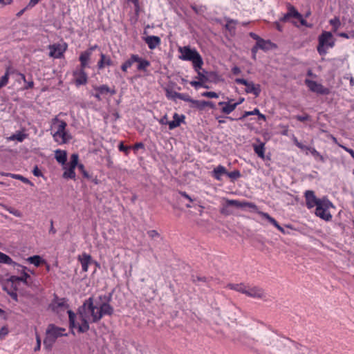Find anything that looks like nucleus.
I'll list each match as a JSON object with an SVG mask.
<instances>
[{
	"label": "nucleus",
	"mask_w": 354,
	"mask_h": 354,
	"mask_svg": "<svg viewBox=\"0 0 354 354\" xmlns=\"http://www.w3.org/2000/svg\"><path fill=\"white\" fill-rule=\"evenodd\" d=\"M27 261L30 263L33 264L36 267H39L41 264L46 263V261L39 255H33V256L29 257L27 259Z\"/></svg>",
	"instance_id": "nucleus-34"
},
{
	"label": "nucleus",
	"mask_w": 354,
	"mask_h": 354,
	"mask_svg": "<svg viewBox=\"0 0 354 354\" xmlns=\"http://www.w3.org/2000/svg\"><path fill=\"white\" fill-rule=\"evenodd\" d=\"M54 120L59 122V124L57 131L53 135V136L55 142H59L58 135H59L61 132L66 131L67 123L64 120H59L57 118H55Z\"/></svg>",
	"instance_id": "nucleus-33"
},
{
	"label": "nucleus",
	"mask_w": 354,
	"mask_h": 354,
	"mask_svg": "<svg viewBox=\"0 0 354 354\" xmlns=\"http://www.w3.org/2000/svg\"><path fill=\"white\" fill-rule=\"evenodd\" d=\"M77 260L80 262L82 265L83 272H87L88 269V266L91 264L93 263L95 264L97 266H99V263L92 259L91 255L86 252H83L82 254L79 255L77 257Z\"/></svg>",
	"instance_id": "nucleus-12"
},
{
	"label": "nucleus",
	"mask_w": 354,
	"mask_h": 354,
	"mask_svg": "<svg viewBox=\"0 0 354 354\" xmlns=\"http://www.w3.org/2000/svg\"><path fill=\"white\" fill-rule=\"evenodd\" d=\"M137 63V71L141 72H146L147 71V68L151 65V63L149 60L140 57L138 55V61H136Z\"/></svg>",
	"instance_id": "nucleus-25"
},
{
	"label": "nucleus",
	"mask_w": 354,
	"mask_h": 354,
	"mask_svg": "<svg viewBox=\"0 0 354 354\" xmlns=\"http://www.w3.org/2000/svg\"><path fill=\"white\" fill-rule=\"evenodd\" d=\"M257 44L258 47L263 51H268L277 47V45L270 40H265L263 38Z\"/></svg>",
	"instance_id": "nucleus-24"
},
{
	"label": "nucleus",
	"mask_w": 354,
	"mask_h": 354,
	"mask_svg": "<svg viewBox=\"0 0 354 354\" xmlns=\"http://www.w3.org/2000/svg\"><path fill=\"white\" fill-rule=\"evenodd\" d=\"M18 75H19L21 77V79L24 82V86L22 88L23 90H28V89L32 88L34 87L35 84H34V82L32 80V75L30 74L28 75V79L26 78V76L24 73H18Z\"/></svg>",
	"instance_id": "nucleus-27"
},
{
	"label": "nucleus",
	"mask_w": 354,
	"mask_h": 354,
	"mask_svg": "<svg viewBox=\"0 0 354 354\" xmlns=\"http://www.w3.org/2000/svg\"><path fill=\"white\" fill-rule=\"evenodd\" d=\"M0 263L12 266L14 268L16 267H19L20 264L14 261L12 259L8 254L0 251Z\"/></svg>",
	"instance_id": "nucleus-26"
},
{
	"label": "nucleus",
	"mask_w": 354,
	"mask_h": 354,
	"mask_svg": "<svg viewBox=\"0 0 354 354\" xmlns=\"http://www.w3.org/2000/svg\"><path fill=\"white\" fill-rule=\"evenodd\" d=\"M335 39L333 34L329 31H323L318 37V45L317 50L320 55H325L327 53L328 47L333 48L335 46Z\"/></svg>",
	"instance_id": "nucleus-4"
},
{
	"label": "nucleus",
	"mask_w": 354,
	"mask_h": 354,
	"mask_svg": "<svg viewBox=\"0 0 354 354\" xmlns=\"http://www.w3.org/2000/svg\"><path fill=\"white\" fill-rule=\"evenodd\" d=\"M227 287L230 290L245 294L246 292V286L243 283H228Z\"/></svg>",
	"instance_id": "nucleus-36"
},
{
	"label": "nucleus",
	"mask_w": 354,
	"mask_h": 354,
	"mask_svg": "<svg viewBox=\"0 0 354 354\" xmlns=\"http://www.w3.org/2000/svg\"><path fill=\"white\" fill-rule=\"evenodd\" d=\"M258 213L261 215L264 218L267 219L268 221L273 225L274 226L278 223L273 217L270 216L269 214L263 212H258Z\"/></svg>",
	"instance_id": "nucleus-52"
},
{
	"label": "nucleus",
	"mask_w": 354,
	"mask_h": 354,
	"mask_svg": "<svg viewBox=\"0 0 354 354\" xmlns=\"http://www.w3.org/2000/svg\"><path fill=\"white\" fill-rule=\"evenodd\" d=\"M10 69L11 68L10 66L6 68L5 74L0 78V86H5L8 83Z\"/></svg>",
	"instance_id": "nucleus-45"
},
{
	"label": "nucleus",
	"mask_w": 354,
	"mask_h": 354,
	"mask_svg": "<svg viewBox=\"0 0 354 354\" xmlns=\"http://www.w3.org/2000/svg\"><path fill=\"white\" fill-rule=\"evenodd\" d=\"M304 197L306 200V205L309 209L314 207H317L318 203L322 201V198H317L314 191L313 190H306L304 193Z\"/></svg>",
	"instance_id": "nucleus-11"
},
{
	"label": "nucleus",
	"mask_w": 354,
	"mask_h": 354,
	"mask_svg": "<svg viewBox=\"0 0 354 354\" xmlns=\"http://www.w3.org/2000/svg\"><path fill=\"white\" fill-rule=\"evenodd\" d=\"M118 148V150L120 152H123L126 156L129 155L130 151L131 150V146L124 145V142L122 141L119 142Z\"/></svg>",
	"instance_id": "nucleus-47"
},
{
	"label": "nucleus",
	"mask_w": 354,
	"mask_h": 354,
	"mask_svg": "<svg viewBox=\"0 0 354 354\" xmlns=\"http://www.w3.org/2000/svg\"><path fill=\"white\" fill-rule=\"evenodd\" d=\"M295 19H298L300 24L303 26H305L307 28L313 27V24L308 23L307 21L304 18L303 15L300 12H299V16L296 17Z\"/></svg>",
	"instance_id": "nucleus-54"
},
{
	"label": "nucleus",
	"mask_w": 354,
	"mask_h": 354,
	"mask_svg": "<svg viewBox=\"0 0 354 354\" xmlns=\"http://www.w3.org/2000/svg\"><path fill=\"white\" fill-rule=\"evenodd\" d=\"M309 151L316 160H319L322 162H326V159L314 147H310Z\"/></svg>",
	"instance_id": "nucleus-46"
},
{
	"label": "nucleus",
	"mask_w": 354,
	"mask_h": 354,
	"mask_svg": "<svg viewBox=\"0 0 354 354\" xmlns=\"http://www.w3.org/2000/svg\"><path fill=\"white\" fill-rule=\"evenodd\" d=\"M143 40L147 44L150 50L155 49L161 44V39L158 36L150 35L143 37Z\"/></svg>",
	"instance_id": "nucleus-21"
},
{
	"label": "nucleus",
	"mask_w": 354,
	"mask_h": 354,
	"mask_svg": "<svg viewBox=\"0 0 354 354\" xmlns=\"http://www.w3.org/2000/svg\"><path fill=\"white\" fill-rule=\"evenodd\" d=\"M93 88L100 95H106L109 94V86L107 84H102L100 86L94 85L93 86Z\"/></svg>",
	"instance_id": "nucleus-38"
},
{
	"label": "nucleus",
	"mask_w": 354,
	"mask_h": 354,
	"mask_svg": "<svg viewBox=\"0 0 354 354\" xmlns=\"http://www.w3.org/2000/svg\"><path fill=\"white\" fill-rule=\"evenodd\" d=\"M82 175L84 178L93 183L95 185H98L100 183V180L97 178V176H93V174H90L86 170L84 171V173Z\"/></svg>",
	"instance_id": "nucleus-40"
},
{
	"label": "nucleus",
	"mask_w": 354,
	"mask_h": 354,
	"mask_svg": "<svg viewBox=\"0 0 354 354\" xmlns=\"http://www.w3.org/2000/svg\"><path fill=\"white\" fill-rule=\"evenodd\" d=\"M329 24L332 26V30L334 32H336L337 29L341 26V22L339 17H335L329 21Z\"/></svg>",
	"instance_id": "nucleus-48"
},
{
	"label": "nucleus",
	"mask_w": 354,
	"mask_h": 354,
	"mask_svg": "<svg viewBox=\"0 0 354 354\" xmlns=\"http://www.w3.org/2000/svg\"><path fill=\"white\" fill-rule=\"evenodd\" d=\"M105 59H106V55L104 53H100V59L97 62V64L98 69H102L106 66V65L104 64Z\"/></svg>",
	"instance_id": "nucleus-57"
},
{
	"label": "nucleus",
	"mask_w": 354,
	"mask_h": 354,
	"mask_svg": "<svg viewBox=\"0 0 354 354\" xmlns=\"http://www.w3.org/2000/svg\"><path fill=\"white\" fill-rule=\"evenodd\" d=\"M295 118L299 122H304L306 121H310L311 117L308 113H304V115H297L295 116Z\"/></svg>",
	"instance_id": "nucleus-53"
},
{
	"label": "nucleus",
	"mask_w": 354,
	"mask_h": 354,
	"mask_svg": "<svg viewBox=\"0 0 354 354\" xmlns=\"http://www.w3.org/2000/svg\"><path fill=\"white\" fill-rule=\"evenodd\" d=\"M67 313L68 315L69 328L73 335H75L74 328H77V331L80 333H86L89 330L90 326L88 321V315H83L82 313H77L80 320L81 321V324H80L76 322V314L72 310H68Z\"/></svg>",
	"instance_id": "nucleus-3"
},
{
	"label": "nucleus",
	"mask_w": 354,
	"mask_h": 354,
	"mask_svg": "<svg viewBox=\"0 0 354 354\" xmlns=\"http://www.w3.org/2000/svg\"><path fill=\"white\" fill-rule=\"evenodd\" d=\"M115 291V289H113L109 294L104 295H100L99 299L100 300H104V301L103 303H108L110 304V302L112 301V297L113 294Z\"/></svg>",
	"instance_id": "nucleus-50"
},
{
	"label": "nucleus",
	"mask_w": 354,
	"mask_h": 354,
	"mask_svg": "<svg viewBox=\"0 0 354 354\" xmlns=\"http://www.w3.org/2000/svg\"><path fill=\"white\" fill-rule=\"evenodd\" d=\"M226 21H227V23L225 25V28L227 30H228L231 34H234L236 28L234 26H232V24L236 25L238 23V21L235 19H230V18H227Z\"/></svg>",
	"instance_id": "nucleus-41"
},
{
	"label": "nucleus",
	"mask_w": 354,
	"mask_h": 354,
	"mask_svg": "<svg viewBox=\"0 0 354 354\" xmlns=\"http://www.w3.org/2000/svg\"><path fill=\"white\" fill-rule=\"evenodd\" d=\"M41 338H40V336L36 333V345L34 348V351H39L41 348Z\"/></svg>",
	"instance_id": "nucleus-60"
},
{
	"label": "nucleus",
	"mask_w": 354,
	"mask_h": 354,
	"mask_svg": "<svg viewBox=\"0 0 354 354\" xmlns=\"http://www.w3.org/2000/svg\"><path fill=\"white\" fill-rule=\"evenodd\" d=\"M10 175L14 179L19 180L21 182H23L24 183H26V184H28L30 185H33V183L29 179H28L27 178H26L20 174H10Z\"/></svg>",
	"instance_id": "nucleus-49"
},
{
	"label": "nucleus",
	"mask_w": 354,
	"mask_h": 354,
	"mask_svg": "<svg viewBox=\"0 0 354 354\" xmlns=\"http://www.w3.org/2000/svg\"><path fill=\"white\" fill-rule=\"evenodd\" d=\"M54 304H57L55 307H52L54 310L55 308H69V305L67 304V299L64 297L59 299L56 294L54 295V299L51 305L53 306Z\"/></svg>",
	"instance_id": "nucleus-28"
},
{
	"label": "nucleus",
	"mask_w": 354,
	"mask_h": 354,
	"mask_svg": "<svg viewBox=\"0 0 354 354\" xmlns=\"http://www.w3.org/2000/svg\"><path fill=\"white\" fill-rule=\"evenodd\" d=\"M69 162L78 165L79 164V155L77 153H73L71 156Z\"/></svg>",
	"instance_id": "nucleus-64"
},
{
	"label": "nucleus",
	"mask_w": 354,
	"mask_h": 354,
	"mask_svg": "<svg viewBox=\"0 0 354 354\" xmlns=\"http://www.w3.org/2000/svg\"><path fill=\"white\" fill-rule=\"evenodd\" d=\"M286 7L287 12L279 19V21L281 22L286 23L289 21L290 19H295L296 17L299 16V12L291 3H288Z\"/></svg>",
	"instance_id": "nucleus-16"
},
{
	"label": "nucleus",
	"mask_w": 354,
	"mask_h": 354,
	"mask_svg": "<svg viewBox=\"0 0 354 354\" xmlns=\"http://www.w3.org/2000/svg\"><path fill=\"white\" fill-rule=\"evenodd\" d=\"M257 141L259 142V145H253V149L255 153L261 158L265 157V143L261 142L259 138L257 139Z\"/></svg>",
	"instance_id": "nucleus-32"
},
{
	"label": "nucleus",
	"mask_w": 354,
	"mask_h": 354,
	"mask_svg": "<svg viewBox=\"0 0 354 354\" xmlns=\"http://www.w3.org/2000/svg\"><path fill=\"white\" fill-rule=\"evenodd\" d=\"M245 295H246L248 297L257 299H262L265 297V294L263 289L257 286L246 288V292L245 293Z\"/></svg>",
	"instance_id": "nucleus-19"
},
{
	"label": "nucleus",
	"mask_w": 354,
	"mask_h": 354,
	"mask_svg": "<svg viewBox=\"0 0 354 354\" xmlns=\"http://www.w3.org/2000/svg\"><path fill=\"white\" fill-rule=\"evenodd\" d=\"M61 138V141L59 140V144H66L68 143L72 138V136L66 130L60 133L58 135V139Z\"/></svg>",
	"instance_id": "nucleus-43"
},
{
	"label": "nucleus",
	"mask_w": 354,
	"mask_h": 354,
	"mask_svg": "<svg viewBox=\"0 0 354 354\" xmlns=\"http://www.w3.org/2000/svg\"><path fill=\"white\" fill-rule=\"evenodd\" d=\"M99 48V46L97 44L90 46L87 50L84 52H82L80 57L79 61L82 63V67H89L88 62L90 60V57L92 55V53L95 50Z\"/></svg>",
	"instance_id": "nucleus-15"
},
{
	"label": "nucleus",
	"mask_w": 354,
	"mask_h": 354,
	"mask_svg": "<svg viewBox=\"0 0 354 354\" xmlns=\"http://www.w3.org/2000/svg\"><path fill=\"white\" fill-rule=\"evenodd\" d=\"M185 115L183 114L179 115L175 113L173 115V120L168 122L169 129L173 130L180 126L181 123H185Z\"/></svg>",
	"instance_id": "nucleus-20"
},
{
	"label": "nucleus",
	"mask_w": 354,
	"mask_h": 354,
	"mask_svg": "<svg viewBox=\"0 0 354 354\" xmlns=\"http://www.w3.org/2000/svg\"><path fill=\"white\" fill-rule=\"evenodd\" d=\"M86 67H82V63H80V69L79 71H73V76L75 77V84L76 86L85 85L88 82V75L85 72Z\"/></svg>",
	"instance_id": "nucleus-10"
},
{
	"label": "nucleus",
	"mask_w": 354,
	"mask_h": 354,
	"mask_svg": "<svg viewBox=\"0 0 354 354\" xmlns=\"http://www.w3.org/2000/svg\"><path fill=\"white\" fill-rule=\"evenodd\" d=\"M203 97H209V98H218V94L214 91H205L201 93Z\"/></svg>",
	"instance_id": "nucleus-58"
},
{
	"label": "nucleus",
	"mask_w": 354,
	"mask_h": 354,
	"mask_svg": "<svg viewBox=\"0 0 354 354\" xmlns=\"http://www.w3.org/2000/svg\"><path fill=\"white\" fill-rule=\"evenodd\" d=\"M64 171L62 174V177L65 179H73L75 180L76 174L74 169H69L67 167L64 166Z\"/></svg>",
	"instance_id": "nucleus-39"
},
{
	"label": "nucleus",
	"mask_w": 354,
	"mask_h": 354,
	"mask_svg": "<svg viewBox=\"0 0 354 354\" xmlns=\"http://www.w3.org/2000/svg\"><path fill=\"white\" fill-rule=\"evenodd\" d=\"M131 149L133 151L134 153L136 154L138 149H145V144L142 142H136L133 145L131 146Z\"/></svg>",
	"instance_id": "nucleus-55"
},
{
	"label": "nucleus",
	"mask_w": 354,
	"mask_h": 354,
	"mask_svg": "<svg viewBox=\"0 0 354 354\" xmlns=\"http://www.w3.org/2000/svg\"><path fill=\"white\" fill-rule=\"evenodd\" d=\"M337 35L340 37L346 38V39H354V30L349 31L348 32H339Z\"/></svg>",
	"instance_id": "nucleus-56"
},
{
	"label": "nucleus",
	"mask_w": 354,
	"mask_h": 354,
	"mask_svg": "<svg viewBox=\"0 0 354 354\" xmlns=\"http://www.w3.org/2000/svg\"><path fill=\"white\" fill-rule=\"evenodd\" d=\"M227 204L228 206H234L236 207H248L252 209L254 212L258 211V207L251 202H241L236 200H227Z\"/></svg>",
	"instance_id": "nucleus-18"
},
{
	"label": "nucleus",
	"mask_w": 354,
	"mask_h": 354,
	"mask_svg": "<svg viewBox=\"0 0 354 354\" xmlns=\"http://www.w3.org/2000/svg\"><path fill=\"white\" fill-rule=\"evenodd\" d=\"M237 84L245 86V91L246 93H252L256 97H259L261 92V85L254 84L253 82H249L244 78H236L234 80Z\"/></svg>",
	"instance_id": "nucleus-7"
},
{
	"label": "nucleus",
	"mask_w": 354,
	"mask_h": 354,
	"mask_svg": "<svg viewBox=\"0 0 354 354\" xmlns=\"http://www.w3.org/2000/svg\"><path fill=\"white\" fill-rule=\"evenodd\" d=\"M259 49H260V48L258 47L257 43L251 48L252 58L253 60H256L257 59V51H258Z\"/></svg>",
	"instance_id": "nucleus-63"
},
{
	"label": "nucleus",
	"mask_w": 354,
	"mask_h": 354,
	"mask_svg": "<svg viewBox=\"0 0 354 354\" xmlns=\"http://www.w3.org/2000/svg\"><path fill=\"white\" fill-rule=\"evenodd\" d=\"M136 61H138V55L131 54L130 57L121 65V70L123 72H127V69L131 67L134 63H136Z\"/></svg>",
	"instance_id": "nucleus-31"
},
{
	"label": "nucleus",
	"mask_w": 354,
	"mask_h": 354,
	"mask_svg": "<svg viewBox=\"0 0 354 354\" xmlns=\"http://www.w3.org/2000/svg\"><path fill=\"white\" fill-rule=\"evenodd\" d=\"M65 47L62 48L59 44H54L48 46L50 50L49 57L59 59L63 57L64 53L66 51L67 44H64Z\"/></svg>",
	"instance_id": "nucleus-14"
},
{
	"label": "nucleus",
	"mask_w": 354,
	"mask_h": 354,
	"mask_svg": "<svg viewBox=\"0 0 354 354\" xmlns=\"http://www.w3.org/2000/svg\"><path fill=\"white\" fill-rule=\"evenodd\" d=\"M226 176L229 177L232 182H234L238 178L241 177V174L239 170L235 169L232 171H228L227 170V174Z\"/></svg>",
	"instance_id": "nucleus-44"
},
{
	"label": "nucleus",
	"mask_w": 354,
	"mask_h": 354,
	"mask_svg": "<svg viewBox=\"0 0 354 354\" xmlns=\"http://www.w3.org/2000/svg\"><path fill=\"white\" fill-rule=\"evenodd\" d=\"M16 272L19 274H21V276H24V274L25 273L26 275H30L27 271L30 272L32 274H34L33 271H31L30 270L28 269L27 267L24 266L20 264L19 267H16V268H14Z\"/></svg>",
	"instance_id": "nucleus-51"
},
{
	"label": "nucleus",
	"mask_w": 354,
	"mask_h": 354,
	"mask_svg": "<svg viewBox=\"0 0 354 354\" xmlns=\"http://www.w3.org/2000/svg\"><path fill=\"white\" fill-rule=\"evenodd\" d=\"M165 96L168 100H172L174 102H176V98L185 102L187 97H188V94L178 93L170 88H165Z\"/></svg>",
	"instance_id": "nucleus-17"
},
{
	"label": "nucleus",
	"mask_w": 354,
	"mask_h": 354,
	"mask_svg": "<svg viewBox=\"0 0 354 354\" xmlns=\"http://www.w3.org/2000/svg\"><path fill=\"white\" fill-rule=\"evenodd\" d=\"M97 308V306L94 305L93 297H90L83 302L82 306L78 308L77 313H82L85 315H88V314H90L91 316V322L97 323L99 322V320H95L94 319L95 315L97 316V311H95V309Z\"/></svg>",
	"instance_id": "nucleus-6"
},
{
	"label": "nucleus",
	"mask_w": 354,
	"mask_h": 354,
	"mask_svg": "<svg viewBox=\"0 0 354 354\" xmlns=\"http://www.w3.org/2000/svg\"><path fill=\"white\" fill-rule=\"evenodd\" d=\"M133 6H134L135 18H136V20H138V19L140 16V12H141V8H140V3L133 5Z\"/></svg>",
	"instance_id": "nucleus-62"
},
{
	"label": "nucleus",
	"mask_w": 354,
	"mask_h": 354,
	"mask_svg": "<svg viewBox=\"0 0 354 354\" xmlns=\"http://www.w3.org/2000/svg\"><path fill=\"white\" fill-rule=\"evenodd\" d=\"M55 158L57 162L62 165H66L67 161V152L64 150L57 149L55 151Z\"/></svg>",
	"instance_id": "nucleus-29"
},
{
	"label": "nucleus",
	"mask_w": 354,
	"mask_h": 354,
	"mask_svg": "<svg viewBox=\"0 0 354 354\" xmlns=\"http://www.w3.org/2000/svg\"><path fill=\"white\" fill-rule=\"evenodd\" d=\"M227 174L226 168L219 165L217 167H214V169L211 172V176L217 180H222V176Z\"/></svg>",
	"instance_id": "nucleus-22"
},
{
	"label": "nucleus",
	"mask_w": 354,
	"mask_h": 354,
	"mask_svg": "<svg viewBox=\"0 0 354 354\" xmlns=\"http://www.w3.org/2000/svg\"><path fill=\"white\" fill-rule=\"evenodd\" d=\"M185 102H190V107L196 109L199 111H203L205 108V100H198L192 98L189 95L187 97Z\"/></svg>",
	"instance_id": "nucleus-23"
},
{
	"label": "nucleus",
	"mask_w": 354,
	"mask_h": 354,
	"mask_svg": "<svg viewBox=\"0 0 354 354\" xmlns=\"http://www.w3.org/2000/svg\"><path fill=\"white\" fill-rule=\"evenodd\" d=\"M30 279V275H26L25 273L24 276H16L11 275L8 279V282H10L11 283H15L17 282H22L25 285H28V280Z\"/></svg>",
	"instance_id": "nucleus-30"
},
{
	"label": "nucleus",
	"mask_w": 354,
	"mask_h": 354,
	"mask_svg": "<svg viewBox=\"0 0 354 354\" xmlns=\"http://www.w3.org/2000/svg\"><path fill=\"white\" fill-rule=\"evenodd\" d=\"M195 71L197 73V76L196 78L198 80H192L189 82V84L196 89H198V88H205L209 89V86L206 84L207 82H213L217 84L223 80L221 75H219L216 71H207L203 68L202 69H198V71Z\"/></svg>",
	"instance_id": "nucleus-1"
},
{
	"label": "nucleus",
	"mask_w": 354,
	"mask_h": 354,
	"mask_svg": "<svg viewBox=\"0 0 354 354\" xmlns=\"http://www.w3.org/2000/svg\"><path fill=\"white\" fill-rule=\"evenodd\" d=\"M59 327L53 324H50L46 331V337L44 340V344L46 345V343L48 342L49 340H51V342H55L58 337L68 336L67 333H59Z\"/></svg>",
	"instance_id": "nucleus-8"
},
{
	"label": "nucleus",
	"mask_w": 354,
	"mask_h": 354,
	"mask_svg": "<svg viewBox=\"0 0 354 354\" xmlns=\"http://www.w3.org/2000/svg\"><path fill=\"white\" fill-rule=\"evenodd\" d=\"M335 208L333 203L326 197L324 196L322 201L318 203L315 209V215L325 221H331L333 216L328 212V209Z\"/></svg>",
	"instance_id": "nucleus-5"
},
{
	"label": "nucleus",
	"mask_w": 354,
	"mask_h": 354,
	"mask_svg": "<svg viewBox=\"0 0 354 354\" xmlns=\"http://www.w3.org/2000/svg\"><path fill=\"white\" fill-rule=\"evenodd\" d=\"M191 281L193 283L198 286L199 282L207 283L210 281V279L205 276L192 274Z\"/></svg>",
	"instance_id": "nucleus-35"
},
{
	"label": "nucleus",
	"mask_w": 354,
	"mask_h": 354,
	"mask_svg": "<svg viewBox=\"0 0 354 354\" xmlns=\"http://www.w3.org/2000/svg\"><path fill=\"white\" fill-rule=\"evenodd\" d=\"M295 145L299 148L301 150H307V151H309L310 150V148L311 147L310 146H306V145H304V144H302L301 142H299L296 138H295Z\"/></svg>",
	"instance_id": "nucleus-59"
},
{
	"label": "nucleus",
	"mask_w": 354,
	"mask_h": 354,
	"mask_svg": "<svg viewBox=\"0 0 354 354\" xmlns=\"http://www.w3.org/2000/svg\"><path fill=\"white\" fill-rule=\"evenodd\" d=\"M114 313L113 307L108 303H102L97 310V316L95 315L94 318L95 320H101L102 318L105 315L111 316Z\"/></svg>",
	"instance_id": "nucleus-13"
},
{
	"label": "nucleus",
	"mask_w": 354,
	"mask_h": 354,
	"mask_svg": "<svg viewBox=\"0 0 354 354\" xmlns=\"http://www.w3.org/2000/svg\"><path fill=\"white\" fill-rule=\"evenodd\" d=\"M233 100H230L228 102H227L225 106H223L221 108V112L225 115H229L236 108V104L231 103L230 102Z\"/></svg>",
	"instance_id": "nucleus-37"
},
{
	"label": "nucleus",
	"mask_w": 354,
	"mask_h": 354,
	"mask_svg": "<svg viewBox=\"0 0 354 354\" xmlns=\"http://www.w3.org/2000/svg\"><path fill=\"white\" fill-rule=\"evenodd\" d=\"M9 333V330L7 326H4L0 329V338L3 339Z\"/></svg>",
	"instance_id": "nucleus-61"
},
{
	"label": "nucleus",
	"mask_w": 354,
	"mask_h": 354,
	"mask_svg": "<svg viewBox=\"0 0 354 354\" xmlns=\"http://www.w3.org/2000/svg\"><path fill=\"white\" fill-rule=\"evenodd\" d=\"M178 51L181 54L179 56V59L184 61L192 62L194 71L202 69V66L204 64L203 59L196 48H192L189 46H185L179 47Z\"/></svg>",
	"instance_id": "nucleus-2"
},
{
	"label": "nucleus",
	"mask_w": 354,
	"mask_h": 354,
	"mask_svg": "<svg viewBox=\"0 0 354 354\" xmlns=\"http://www.w3.org/2000/svg\"><path fill=\"white\" fill-rule=\"evenodd\" d=\"M28 134L22 132V131H17L15 133L12 134L10 136V140H17L18 142H23L26 138H27Z\"/></svg>",
	"instance_id": "nucleus-42"
},
{
	"label": "nucleus",
	"mask_w": 354,
	"mask_h": 354,
	"mask_svg": "<svg viewBox=\"0 0 354 354\" xmlns=\"http://www.w3.org/2000/svg\"><path fill=\"white\" fill-rule=\"evenodd\" d=\"M305 84L310 91L317 94L327 95L330 93V89L328 88L324 87L322 84L318 83L316 81L306 79Z\"/></svg>",
	"instance_id": "nucleus-9"
}]
</instances>
